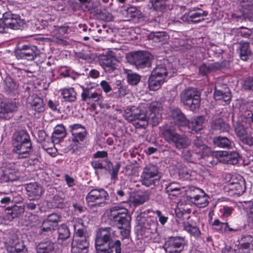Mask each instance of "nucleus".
Returning <instances> with one entry per match:
<instances>
[{
  "label": "nucleus",
  "instance_id": "obj_1",
  "mask_svg": "<svg viewBox=\"0 0 253 253\" xmlns=\"http://www.w3.org/2000/svg\"><path fill=\"white\" fill-rule=\"evenodd\" d=\"M108 215L109 218L115 221L118 228L121 230L120 233L122 239L128 238L130 231L131 217L127 210L115 206L110 209Z\"/></svg>",
  "mask_w": 253,
  "mask_h": 253
},
{
  "label": "nucleus",
  "instance_id": "obj_2",
  "mask_svg": "<svg viewBox=\"0 0 253 253\" xmlns=\"http://www.w3.org/2000/svg\"><path fill=\"white\" fill-rule=\"evenodd\" d=\"M162 135L167 142L179 150L185 149L191 144V141L187 135L176 132L174 128L169 125L163 126Z\"/></svg>",
  "mask_w": 253,
  "mask_h": 253
},
{
  "label": "nucleus",
  "instance_id": "obj_3",
  "mask_svg": "<svg viewBox=\"0 0 253 253\" xmlns=\"http://www.w3.org/2000/svg\"><path fill=\"white\" fill-rule=\"evenodd\" d=\"M115 237V231L110 227H102L96 234L95 246L96 253H111L110 243Z\"/></svg>",
  "mask_w": 253,
  "mask_h": 253
},
{
  "label": "nucleus",
  "instance_id": "obj_4",
  "mask_svg": "<svg viewBox=\"0 0 253 253\" xmlns=\"http://www.w3.org/2000/svg\"><path fill=\"white\" fill-rule=\"evenodd\" d=\"M74 233L72 243V253H86L89 242L84 234V228L79 222L73 224Z\"/></svg>",
  "mask_w": 253,
  "mask_h": 253
},
{
  "label": "nucleus",
  "instance_id": "obj_5",
  "mask_svg": "<svg viewBox=\"0 0 253 253\" xmlns=\"http://www.w3.org/2000/svg\"><path fill=\"white\" fill-rule=\"evenodd\" d=\"M180 100L189 110L194 111L200 107L201 93L196 88L189 87L181 91L180 94Z\"/></svg>",
  "mask_w": 253,
  "mask_h": 253
},
{
  "label": "nucleus",
  "instance_id": "obj_6",
  "mask_svg": "<svg viewBox=\"0 0 253 253\" xmlns=\"http://www.w3.org/2000/svg\"><path fill=\"white\" fill-rule=\"evenodd\" d=\"M127 61L138 69L150 67L153 59L152 55L146 51H137L126 55Z\"/></svg>",
  "mask_w": 253,
  "mask_h": 253
},
{
  "label": "nucleus",
  "instance_id": "obj_7",
  "mask_svg": "<svg viewBox=\"0 0 253 253\" xmlns=\"http://www.w3.org/2000/svg\"><path fill=\"white\" fill-rule=\"evenodd\" d=\"M124 117L131 122L136 128H144L147 126L146 114L139 108L131 107L126 108Z\"/></svg>",
  "mask_w": 253,
  "mask_h": 253
},
{
  "label": "nucleus",
  "instance_id": "obj_8",
  "mask_svg": "<svg viewBox=\"0 0 253 253\" xmlns=\"http://www.w3.org/2000/svg\"><path fill=\"white\" fill-rule=\"evenodd\" d=\"M161 178L158 167L155 165H146L141 173L140 182L143 185L149 187L154 185Z\"/></svg>",
  "mask_w": 253,
  "mask_h": 253
},
{
  "label": "nucleus",
  "instance_id": "obj_9",
  "mask_svg": "<svg viewBox=\"0 0 253 253\" xmlns=\"http://www.w3.org/2000/svg\"><path fill=\"white\" fill-rule=\"evenodd\" d=\"M69 128L73 136L70 147L75 151L78 149V145L84 142L87 132L85 127L79 124L70 125Z\"/></svg>",
  "mask_w": 253,
  "mask_h": 253
},
{
  "label": "nucleus",
  "instance_id": "obj_10",
  "mask_svg": "<svg viewBox=\"0 0 253 253\" xmlns=\"http://www.w3.org/2000/svg\"><path fill=\"white\" fill-rule=\"evenodd\" d=\"M38 48L32 45H23L14 52L17 59H24L33 61L40 55Z\"/></svg>",
  "mask_w": 253,
  "mask_h": 253
},
{
  "label": "nucleus",
  "instance_id": "obj_11",
  "mask_svg": "<svg viewBox=\"0 0 253 253\" xmlns=\"http://www.w3.org/2000/svg\"><path fill=\"white\" fill-rule=\"evenodd\" d=\"M185 246L184 238L180 236L170 237L165 242L166 253H180Z\"/></svg>",
  "mask_w": 253,
  "mask_h": 253
},
{
  "label": "nucleus",
  "instance_id": "obj_12",
  "mask_svg": "<svg viewBox=\"0 0 253 253\" xmlns=\"http://www.w3.org/2000/svg\"><path fill=\"white\" fill-rule=\"evenodd\" d=\"M83 91L81 94L82 100L89 104L93 102H97L101 105L103 100V96L100 92L93 86L82 87Z\"/></svg>",
  "mask_w": 253,
  "mask_h": 253
},
{
  "label": "nucleus",
  "instance_id": "obj_13",
  "mask_svg": "<svg viewBox=\"0 0 253 253\" xmlns=\"http://www.w3.org/2000/svg\"><path fill=\"white\" fill-rule=\"evenodd\" d=\"M109 195L103 189H94L91 190L86 197V201L88 204L98 202V206H102L106 204L105 201L108 199Z\"/></svg>",
  "mask_w": 253,
  "mask_h": 253
},
{
  "label": "nucleus",
  "instance_id": "obj_14",
  "mask_svg": "<svg viewBox=\"0 0 253 253\" xmlns=\"http://www.w3.org/2000/svg\"><path fill=\"white\" fill-rule=\"evenodd\" d=\"M24 187L28 198L30 201L40 199L44 192L42 186L37 182L25 184Z\"/></svg>",
  "mask_w": 253,
  "mask_h": 253
},
{
  "label": "nucleus",
  "instance_id": "obj_15",
  "mask_svg": "<svg viewBox=\"0 0 253 253\" xmlns=\"http://www.w3.org/2000/svg\"><path fill=\"white\" fill-rule=\"evenodd\" d=\"M146 115L147 124L149 123L153 126H157L162 120L160 104L152 103L150 105Z\"/></svg>",
  "mask_w": 253,
  "mask_h": 253
},
{
  "label": "nucleus",
  "instance_id": "obj_16",
  "mask_svg": "<svg viewBox=\"0 0 253 253\" xmlns=\"http://www.w3.org/2000/svg\"><path fill=\"white\" fill-rule=\"evenodd\" d=\"M229 61L227 60L209 64L203 63L199 67V73L200 75L204 76L211 72H215L218 70H221L229 66Z\"/></svg>",
  "mask_w": 253,
  "mask_h": 253
},
{
  "label": "nucleus",
  "instance_id": "obj_17",
  "mask_svg": "<svg viewBox=\"0 0 253 253\" xmlns=\"http://www.w3.org/2000/svg\"><path fill=\"white\" fill-rule=\"evenodd\" d=\"M17 105L15 102H2L0 103V118L8 120L17 110Z\"/></svg>",
  "mask_w": 253,
  "mask_h": 253
},
{
  "label": "nucleus",
  "instance_id": "obj_18",
  "mask_svg": "<svg viewBox=\"0 0 253 253\" xmlns=\"http://www.w3.org/2000/svg\"><path fill=\"white\" fill-rule=\"evenodd\" d=\"M158 222L156 219L149 218L144 223L140 229V234L144 238L150 237L155 233L157 230Z\"/></svg>",
  "mask_w": 253,
  "mask_h": 253
},
{
  "label": "nucleus",
  "instance_id": "obj_19",
  "mask_svg": "<svg viewBox=\"0 0 253 253\" xmlns=\"http://www.w3.org/2000/svg\"><path fill=\"white\" fill-rule=\"evenodd\" d=\"M214 97L216 100H223L228 104L231 98V92L226 84H223L221 88L219 84L215 86Z\"/></svg>",
  "mask_w": 253,
  "mask_h": 253
},
{
  "label": "nucleus",
  "instance_id": "obj_20",
  "mask_svg": "<svg viewBox=\"0 0 253 253\" xmlns=\"http://www.w3.org/2000/svg\"><path fill=\"white\" fill-rule=\"evenodd\" d=\"M99 63L105 72H113L116 69V60L113 57L106 55H100L98 58Z\"/></svg>",
  "mask_w": 253,
  "mask_h": 253
},
{
  "label": "nucleus",
  "instance_id": "obj_21",
  "mask_svg": "<svg viewBox=\"0 0 253 253\" xmlns=\"http://www.w3.org/2000/svg\"><path fill=\"white\" fill-rule=\"evenodd\" d=\"M170 118L178 126H185L188 124V120L179 108L172 109L170 111Z\"/></svg>",
  "mask_w": 253,
  "mask_h": 253
},
{
  "label": "nucleus",
  "instance_id": "obj_22",
  "mask_svg": "<svg viewBox=\"0 0 253 253\" xmlns=\"http://www.w3.org/2000/svg\"><path fill=\"white\" fill-rule=\"evenodd\" d=\"M31 150L32 143L31 142L13 146V151L17 155V157L18 159L28 158Z\"/></svg>",
  "mask_w": 253,
  "mask_h": 253
},
{
  "label": "nucleus",
  "instance_id": "obj_23",
  "mask_svg": "<svg viewBox=\"0 0 253 253\" xmlns=\"http://www.w3.org/2000/svg\"><path fill=\"white\" fill-rule=\"evenodd\" d=\"M7 251L10 253H27L24 243L16 238L9 241Z\"/></svg>",
  "mask_w": 253,
  "mask_h": 253
},
{
  "label": "nucleus",
  "instance_id": "obj_24",
  "mask_svg": "<svg viewBox=\"0 0 253 253\" xmlns=\"http://www.w3.org/2000/svg\"><path fill=\"white\" fill-rule=\"evenodd\" d=\"M192 149L205 158L211 153L210 148L205 144L200 137L197 136L193 141Z\"/></svg>",
  "mask_w": 253,
  "mask_h": 253
},
{
  "label": "nucleus",
  "instance_id": "obj_25",
  "mask_svg": "<svg viewBox=\"0 0 253 253\" xmlns=\"http://www.w3.org/2000/svg\"><path fill=\"white\" fill-rule=\"evenodd\" d=\"M56 244L51 240L46 239L40 242L37 246V253H54Z\"/></svg>",
  "mask_w": 253,
  "mask_h": 253
},
{
  "label": "nucleus",
  "instance_id": "obj_26",
  "mask_svg": "<svg viewBox=\"0 0 253 253\" xmlns=\"http://www.w3.org/2000/svg\"><path fill=\"white\" fill-rule=\"evenodd\" d=\"M240 179L239 183H235L233 185H227V188L231 196H239L245 192L246 188L245 180Z\"/></svg>",
  "mask_w": 253,
  "mask_h": 253
},
{
  "label": "nucleus",
  "instance_id": "obj_27",
  "mask_svg": "<svg viewBox=\"0 0 253 253\" xmlns=\"http://www.w3.org/2000/svg\"><path fill=\"white\" fill-rule=\"evenodd\" d=\"M205 123V118L202 116H196L191 119V121L188 120V124L186 126L189 129L196 132L200 131L203 128V125Z\"/></svg>",
  "mask_w": 253,
  "mask_h": 253
},
{
  "label": "nucleus",
  "instance_id": "obj_28",
  "mask_svg": "<svg viewBox=\"0 0 253 253\" xmlns=\"http://www.w3.org/2000/svg\"><path fill=\"white\" fill-rule=\"evenodd\" d=\"M28 101L31 104L32 109L35 111L40 113L44 111L43 100L36 94L28 97Z\"/></svg>",
  "mask_w": 253,
  "mask_h": 253
},
{
  "label": "nucleus",
  "instance_id": "obj_29",
  "mask_svg": "<svg viewBox=\"0 0 253 253\" xmlns=\"http://www.w3.org/2000/svg\"><path fill=\"white\" fill-rule=\"evenodd\" d=\"M30 142H31L30 136L25 130L16 132L13 136V146H15L17 144H23L24 143Z\"/></svg>",
  "mask_w": 253,
  "mask_h": 253
},
{
  "label": "nucleus",
  "instance_id": "obj_30",
  "mask_svg": "<svg viewBox=\"0 0 253 253\" xmlns=\"http://www.w3.org/2000/svg\"><path fill=\"white\" fill-rule=\"evenodd\" d=\"M239 47L237 49L242 60L246 61L252 55V51L249 43L246 42H240L238 43Z\"/></svg>",
  "mask_w": 253,
  "mask_h": 253
},
{
  "label": "nucleus",
  "instance_id": "obj_31",
  "mask_svg": "<svg viewBox=\"0 0 253 253\" xmlns=\"http://www.w3.org/2000/svg\"><path fill=\"white\" fill-rule=\"evenodd\" d=\"M153 191V189H149L145 191L142 194H137L134 195L132 197V202L133 205L135 206H137L148 201L150 198L151 194L152 193Z\"/></svg>",
  "mask_w": 253,
  "mask_h": 253
},
{
  "label": "nucleus",
  "instance_id": "obj_32",
  "mask_svg": "<svg viewBox=\"0 0 253 253\" xmlns=\"http://www.w3.org/2000/svg\"><path fill=\"white\" fill-rule=\"evenodd\" d=\"M182 157L186 161L192 163L196 162L201 159L204 158L203 156L194 151L193 149H184L182 152Z\"/></svg>",
  "mask_w": 253,
  "mask_h": 253
},
{
  "label": "nucleus",
  "instance_id": "obj_33",
  "mask_svg": "<svg viewBox=\"0 0 253 253\" xmlns=\"http://www.w3.org/2000/svg\"><path fill=\"white\" fill-rule=\"evenodd\" d=\"M150 40L156 42L165 43L169 39V36L166 32H152L148 36Z\"/></svg>",
  "mask_w": 253,
  "mask_h": 253
},
{
  "label": "nucleus",
  "instance_id": "obj_34",
  "mask_svg": "<svg viewBox=\"0 0 253 253\" xmlns=\"http://www.w3.org/2000/svg\"><path fill=\"white\" fill-rule=\"evenodd\" d=\"M7 217L9 220L19 217L24 212V207L23 206H14L6 209Z\"/></svg>",
  "mask_w": 253,
  "mask_h": 253
},
{
  "label": "nucleus",
  "instance_id": "obj_35",
  "mask_svg": "<svg viewBox=\"0 0 253 253\" xmlns=\"http://www.w3.org/2000/svg\"><path fill=\"white\" fill-rule=\"evenodd\" d=\"M184 229L195 238L200 237L201 233L199 227L195 224L189 222H184L183 223Z\"/></svg>",
  "mask_w": 253,
  "mask_h": 253
},
{
  "label": "nucleus",
  "instance_id": "obj_36",
  "mask_svg": "<svg viewBox=\"0 0 253 253\" xmlns=\"http://www.w3.org/2000/svg\"><path fill=\"white\" fill-rule=\"evenodd\" d=\"M105 164H107L106 169L111 174V179H116L118 177V172L121 168V164L120 162H117L115 166L108 159H105Z\"/></svg>",
  "mask_w": 253,
  "mask_h": 253
},
{
  "label": "nucleus",
  "instance_id": "obj_37",
  "mask_svg": "<svg viewBox=\"0 0 253 253\" xmlns=\"http://www.w3.org/2000/svg\"><path fill=\"white\" fill-rule=\"evenodd\" d=\"M181 186L176 182L169 183L165 188L166 192L169 197H177L181 194Z\"/></svg>",
  "mask_w": 253,
  "mask_h": 253
},
{
  "label": "nucleus",
  "instance_id": "obj_38",
  "mask_svg": "<svg viewBox=\"0 0 253 253\" xmlns=\"http://www.w3.org/2000/svg\"><path fill=\"white\" fill-rule=\"evenodd\" d=\"M165 80L151 74L148 81V85L150 90H156L164 83Z\"/></svg>",
  "mask_w": 253,
  "mask_h": 253
},
{
  "label": "nucleus",
  "instance_id": "obj_39",
  "mask_svg": "<svg viewBox=\"0 0 253 253\" xmlns=\"http://www.w3.org/2000/svg\"><path fill=\"white\" fill-rule=\"evenodd\" d=\"M211 126L213 129L220 132L228 131L230 129L229 125L221 118L214 120Z\"/></svg>",
  "mask_w": 253,
  "mask_h": 253
},
{
  "label": "nucleus",
  "instance_id": "obj_40",
  "mask_svg": "<svg viewBox=\"0 0 253 253\" xmlns=\"http://www.w3.org/2000/svg\"><path fill=\"white\" fill-rule=\"evenodd\" d=\"M240 11L246 16L253 11V0H240Z\"/></svg>",
  "mask_w": 253,
  "mask_h": 253
},
{
  "label": "nucleus",
  "instance_id": "obj_41",
  "mask_svg": "<svg viewBox=\"0 0 253 253\" xmlns=\"http://www.w3.org/2000/svg\"><path fill=\"white\" fill-rule=\"evenodd\" d=\"M61 95L64 101L66 102H74L76 99L77 93L72 87L62 89Z\"/></svg>",
  "mask_w": 253,
  "mask_h": 253
},
{
  "label": "nucleus",
  "instance_id": "obj_42",
  "mask_svg": "<svg viewBox=\"0 0 253 253\" xmlns=\"http://www.w3.org/2000/svg\"><path fill=\"white\" fill-rule=\"evenodd\" d=\"M214 144L217 146L222 148L230 149L231 148V141L226 137L219 136L214 138Z\"/></svg>",
  "mask_w": 253,
  "mask_h": 253
},
{
  "label": "nucleus",
  "instance_id": "obj_43",
  "mask_svg": "<svg viewBox=\"0 0 253 253\" xmlns=\"http://www.w3.org/2000/svg\"><path fill=\"white\" fill-rule=\"evenodd\" d=\"M222 153L223 155H224L223 160L226 161L227 163L232 165L238 163L239 155L236 152H222Z\"/></svg>",
  "mask_w": 253,
  "mask_h": 253
},
{
  "label": "nucleus",
  "instance_id": "obj_44",
  "mask_svg": "<svg viewBox=\"0 0 253 253\" xmlns=\"http://www.w3.org/2000/svg\"><path fill=\"white\" fill-rule=\"evenodd\" d=\"M151 74L165 80L169 74V72L165 65H159L153 69Z\"/></svg>",
  "mask_w": 253,
  "mask_h": 253
},
{
  "label": "nucleus",
  "instance_id": "obj_45",
  "mask_svg": "<svg viewBox=\"0 0 253 253\" xmlns=\"http://www.w3.org/2000/svg\"><path fill=\"white\" fill-rule=\"evenodd\" d=\"M209 197L204 191L199 195L194 201H192V202L196 205L198 206L200 208H203L207 206L209 203L208 202Z\"/></svg>",
  "mask_w": 253,
  "mask_h": 253
},
{
  "label": "nucleus",
  "instance_id": "obj_46",
  "mask_svg": "<svg viewBox=\"0 0 253 253\" xmlns=\"http://www.w3.org/2000/svg\"><path fill=\"white\" fill-rule=\"evenodd\" d=\"M12 21L11 23L10 28L14 30L19 29L25 24L24 20L21 18L20 15L13 14Z\"/></svg>",
  "mask_w": 253,
  "mask_h": 253
},
{
  "label": "nucleus",
  "instance_id": "obj_47",
  "mask_svg": "<svg viewBox=\"0 0 253 253\" xmlns=\"http://www.w3.org/2000/svg\"><path fill=\"white\" fill-rule=\"evenodd\" d=\"M58 240H66L69 238L70 232L66 224H62L58 228Z\"/></svg>",
  "mask_w": 253,
  "mask_h": 253
},
{
  "label": "nucleus",
  "instance_id": "obj_48",
  "mask_svg": "<svg viewBox=\"0 0 253 253\" xmlns=\"http://www.w3.org/2000/svg\"><path fill=\"white\" fill-rule=\"evenodd\" d=\"M239 246L249 248H253V237L250 235H243L239 239Z\"/></svg>",
  "mask_w": 253,
  "mask_h": 253
},
{
  "label": "nucleus",
  "instance_id": "obj_49",
  "mask_svg": "<svg viewBox=\"0 0 253 253\" xmlns=\"http://www.w3.org/2000/svg\"><path fill=\"white\" fill-rule=\"evenodd\" d=\"M207 15L205 11L199 9V11L195 12H190L189 13V17L190 20L194 23L199 22L204 20V16Z\"/></svg>",
  "mask_w": 253,
  "mask_h": 253
},
{
  "label": "nucleus",
  "instance_id": "obj_50",
  "mask_svg": "<svg viewBox=\"0 0 253 253\" xmlns=\"http://www.w3.org/2000/svg\"><path fill=\"white\" fill-rule=\"evenodd\" d=\"M70 6L74 11L82 10L84 11H89L91 9L89 5H83L78 0H73L70 2Z\"/></svg>",
  "mask_w": 253,
  "mask_h": 253
},
{
  "label": "nucleus",
  "instance_id": "obj_51",
  "mask_svg": "<svg viewBox=\"0 0 253 253\" xmlns=\"http://www.w3.org/2000/svg\"><path fill=\"white\" fill-rule=\"evenodd\" d=\"M4 177L6 181H16L19 178V172L14 169L8 170L5 172Z\"/></svg>",
  "mask_w": 253,
  "mask_h": 253
},
{
  "label": "nucleus",
  "instance_id": "obj_52",
  "mask_svg": "<svg viewBox=\"0 0 253 253\" xmlns=\"http://www.w3.org/2000/svg\"><path fill=\"white\" fill-rule=\"evenodd\" d=\"M141 80V76L135 73H128L127 74V80L129 84L132 85H136Z\"/></svg>",
  "mask_w": 253,
  "mask_h": 253
},
{
  "label": "nucleus",
  "instance_id": "obj_53",
  "mask_svg": "<svg viewBox=\"0 0 253 253\" xmlns=\"http://www.w3.org/2000/svg\"><path fill=\"white\" fill-rule=\"evenodd\" d=\"M66 130L65 128L62 125H58L55 128L53 132V137L57 138H60L65 136Z\"/></svg>",
  "mask_w": 253,
  "mask_h": 253
},
{
  "label": "nucleus",
  "instance_id": "obj_54",
  "mask_svg": "<svg viewBox=\"0 0 253 253\" xmlns=\"http://www.w3.org/2000/svg\"><path fill=\"white\" fill-rule=\"evenodd\" d=\"M203 191L200 188L196 187L190 188L187 192V197L192 201H194Z\"/></svg>",
  "mask_w": 253,
  "mask_h": 253
},
{
  "label": "nucleus",
  "instance_id": "obj_55",
  "mask_svg": "<svg viewBox=\"0 0 253 253\" xmlns=\"http://www.w3.org/2000/svg\"><path fill=\"white\" fill-rule=\"evenodd\" d=\"M91 165L96 171L97 169H106L107 167L105 159L94 160L91 162Z\"/></svg>",
  "mask_w": 253,
  "mask_h": 253
},
{
  "label": "nucleus",
  "instance_id": "obj_56",
  "mask_svg": "<svg viewBox=\"0 0 253 253\" xmlns=\"http://www.w3.org/2000/svg\"><path fill=\"white\" fill-rule=\"evenodd\" d=\"M235 131L236 135L240 138L242 141V139L245 137L247 135V131L244 126L239 123H237L235 126Z\"/></svg>",
  "mask_w": 253,
  "mask_h": 253
},
{
  "label": "nucleus",
  "instance_id": "obj_57",
  "mask_svg": "<svg viewBox=\"0 0 253 253\" xmlns=\"http://www.w3.org/2000/svg\"><path fill=\"white\" fill-rule=\"evenodd\" d=\"M13 13L10 11L4 12L2 15V21L5 28H9L12 21Z\"/></svg>",
  "mask_w": 253,
  "mask_h": 253
},
{
  "label": "nucleus",
  "instance_id": "obj_58",
  "mask_svg": "<svg viewBox=\"0 0 253 253\" xmlns=\"http://www.w3.org/2000/svg\"><path fill=\"white\" fill-rule=\"evenodd\" d=\"M213 229L219 233L224 232V230L227 226V223L221 222L219 220H214L212 223Z\"/></svg>",
  "mask_w": 253,
  "mask_h": 253
},
{
  "label": "nucleus",
  "instance_id": "obj_59",
  "mask_svg": "<svg viewBox=\"0 0 253 253\" xmlns=\"http://www.w3.org/2000/svg\"><path fill=\"white\" fill-rule=\"evenodd\" d=\"M238 35L245 38H252V37L253 35V31L246 27H241L238 32Z\"/></svg>",
  "mask_w": 253,
  "mask_h": 253
},
{
  "label": "nucleus",
  "instance_id": "obj_60",
  "mask_svg": "<svg viewBox=\"0 0 253 253\" xmlns=\"http://www.w3.org/2000/svg\"><path fill=\"white\" fill-rule=\"evenodd\" d=\"M24 207V209H26L29 211H35L37 209H39L40 205L37 200L30 201L25 202V204L23 206Z\"/></svg>",
  "mask_w": 253,
  "mask_h": 253
},
{
  "label": "nucleus",
  "instance_id": "obj_61",
  "mask_svg": "<svg viewBox=\"0 0 253 253\" xmlns=\"http://www.w3.org/2000/svg\"><path fill=\"white\" fill-rule=\"evenodd\" d=\"M152 4L155 10L161 11L166 7V1L165 0H153Z\"/></svg>",
  "mask_w": 253,
  "mask_h": 253
},
{
  "label": "nucleus",
  "instance_id": "obj_62",
  "mask_svg": "<svg viewBox=\"0 0 253 253\" xmlns=\"http://www.w3.org/2000/svg\"><path fill=\"white\" fill-rule=\"evenodd\" d=\"M110 249L111 250V253H113L114 250L115 253H122L121 242L120 240H117L115 242H112L110 243Z\"/></svg>",
  "mask_w": 253,
  "mask_h": 253
},
{
  "label": "nucleus",
  "instance_id": "obj_63",
  "mask_svg": "<svg viewBox=\"0 0 253 253\" xmlns=\"http://www.w3.org/2000/svg\"><path fill=\"white\" fill-rule=\"evenodd\" d=\"M60 216L57 213H52L48 215L46 219L52 223L56 225L60 221Z\"/></svg>",
  "mask_w": 253,
  "mask_h": 253
},
{
  "label": "nucleus",
  "instance_id": "obj_64",
  "mask_svg": "<svg viewBox=\"0 0 253 253\" xmlns=\"http://www.w3.org/2000/svg\"><path fill=\"white\" fill-rule=\"evenodd\" d=\"M242 142L250 146H253V131L251 132L250 134L246 135L245 137L242 138Z\"/></svg>",
  "mask_w": 253,
  "mask_h": 253
}]
</instances>
